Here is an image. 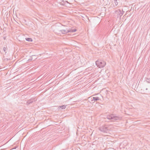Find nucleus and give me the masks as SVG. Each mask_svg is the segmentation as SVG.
I'll use <instances>...</instances> for the list:
<instances>
[{"mask_svg": "<svg viewBox=\"0 0 150 150\" xmlns=\"http://www.w3.org/2000/svg\"><path fill=\"white\" fill-rule=\"evenodd\" d=\"M99 130L101 132H103L107 133L110 131L109 125H104L99 128Z\"/></svg>", "mask_w": 150, "mask_h": 150, "instance_id": "2", "label": "nucleus"}, {"mask_svg": "<svg viewBox=\"0 0 150 150\" xmlns=\"http://www.w3.org/2000/svg\"><path fill=\"white\" fill-rule=\"evenodd\" d=\"M76 31V29H74L73 30H69V32L71 33V32H75Z\"/></svg>", "mask_w": 150, "mask_h": 150, "instance_id": "10", "label": "nucleus"}, {"mask_svg": "<svg viewBox=\"0 0 150 150\" xmlns=\"http://www.w3.org/2000/svg\"><path fill=\"white\" fill-rule=\"evenodd\" d=\"M96 65L100 68L104 67L106 64L105 62L101 60H97L96 62Z\"/></svg>", "mask_w": 150, "mask_h": 150, "instance_id": "3", "label": "nucleus"}, {"mask_svg": "<svg viewBox=\"0 0 150 150\" xmlns=\"http://www.w3.org/2000/svg\"><path fill=\"white\" fill-rule=\"evenodd\" d=\"M34 100L33 99H31L28 100L26 103L27 105H28L30 103H32L34 101Z\"/></svg>", "mask_w": 150, "mask_h": 150, "instance_id": "6", "label": "nucleus"}, {"mask_svg": "<svg viewBox=\"0 0 150 150\" xmlns=\"http://www.w3.org/2000/svg\"><path fill=\"white\" fill-rule=\"evenodd\" d=\"M124 12H125L123 11L122 9V11L120 9H118L115 11V13L117 15V17H121L123 15Z\"/></svg>", "mask_w": 150, "mask_h": 150, "instance_id": "4", "label": "nucleus"}, {"mask_svg": "<svg viewBox=\"0 0 150 150\" xmlns=\"http://www.w3.org/2000/svg\"><path fill=\"white\" fill-rule=\"evenodd\" d=\"M7 49V48L6 47H4L3 48V50H4V51L5 52H6V50Z\"/></svg>", "mask_w": 150, "mask_h": 150, "instance_id": "13", "label": "nucleus"}, {"mask_svg": "<svg viewBox=\"0 0 150 150\" xmlns=\"http://www.w3.org/2000/svg\"><path fill=\"white\" fill-rule=\"evenodd\" d=\"M146 81L147 82L150 83V78L149 79L147 78Z\"/></svg>", "mask_w": 150, "mask_h": 150, "instance_id": "12", "label": "nucleus"}, {"mask_svg": "<svg viewBox=\"0 0 150 150\" xmlns=\"http://www.w3.org/2000/svg\"><path fill=\"white\" fill-rule=\"evenodd\" d=\"M114 3L115 4V6H116L118 4V3L117 2V0H113Z\"/></svg>", "mask_w": 150, "mask_h": 150, "instance_id": "11", "label": "nucleus"}, {"mask_svg": "<svg viewBox=\"0 0 150 150\" xmlns=\"http://www.w3.org/2000/svg\"><path fill=\"white\" fill-rule=\"evenodd\" d=\"M25 40L29 42H32L33 41L32 39L31 38H26Z\"/></svg>", "mask_w": 150, "mask_h": 150, "instance_id": "9", "label": "nucleus"}, {"mask_svg": "<svg viewBox=\"0 0 150 150\" xmlns=\"http://www.w3.org/2000/svg\"><path fill=\"white\" fill-rule=\"evenodd\" d=\"M106 118L109 120H112L113 121L120 120L122 119V117L116 116L113 114L107 115Z\"/></svg>", "mask_w": 150, "mask_h": 150, "instance_id": "1", "label": "nucleus"}, {"mask_svg": "<svg viewBox=\"0 0 150 150\" xmlns=\"http://www.w3.org/2000/svg\"><path fill=\"white\" fill-rule=\"evenodd\" d=\"M67 106V105H63L62 106H59V108L60 109L61 108L62 109H64L66 108V107Z\"/></svg>", "mask_w": 150, "mask_h": 150, "instance_id": "8", "label": "nucleus"}, {"mask_svg": "<svg viewBox=\"0 0 150 150\" xmlns=\"http://www.w3.org/2000/svg\"><path fill=\"white\" fill-rule=\"evenodd\" d=\"M100 99L98 97H96L93 98V99L91 100V101L93 102V101H96L97 100H99Z\"/></svg>", "mask_w": 150, "mask_h": 150, "instance_id": "7", "label": "nucleus"}, {"mask_svg": "<svg viewBox=\"0 0 150 150\" xmlns=\"http://www.w3.org/2000/svg\"><path fill=\"white\" fill-rule=\"evenodd\" d=\"M54 31L55 33L58 34H60V33L61 32L62 34H66L69 32V30H67V29L65 30H59L58 31H57L56 30H54Z\"/></svg>", "mask_w": 150, "mask_h": 150, "instance_id": "5", "label": "nucleus"}, {"mask_svg": "<svg viewBox=\"0 0 150 150\" xmlns=\"http://www.w3.org/2000/svg\"><path fill=\"white\" fill-rule=\"evenodd\" d=\"M4 38V39H5V38Z\"/></svg>", "mask_w": 150, "mask_h": 150, "instance_id": "14", "label": "nucleus"}]
</instances>
